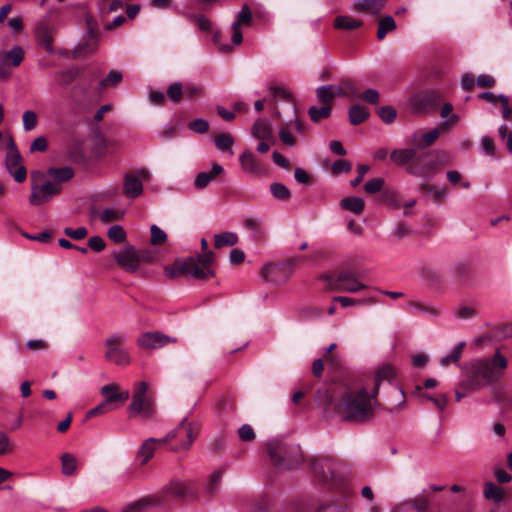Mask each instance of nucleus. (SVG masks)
<instances>
[{
	"instance_id": "1",
	"label": "nucleus",
	"mask_w": 512,
	"mask_h": 512,
	"mask_svg": "<svg viewBox=\"0 0 512 512\" xmlns=\"http://www.w3.org/2000/svg\"><path fill=\"white\" fill-rule=\"evenodd\" d=\"M380 407L377 396L366 386H359L347 389L339 403L330 401L325 406V413L327 416L337 414L346 422L362 423L373 419Z\"/></svg>"
},
{
	"instance_id": "2",
	"label": "nucleus",
	"mask_w": 512,
	"mask_h": 512,
	"mask_svg": "<svg viewBox=\"0 0 512 512\" xmlns=\"http://www.w3.org/2000/svg\"><path fill=\"white\" fill-rule=\"evenodd\" d=\"M507 365V358L499 350L492 357L475 359L463 367L465 379L461 387L475 391L488 386L502 378Z\"/></svg>"
},
{
	"instance_id": "3",
	"label": "nucleus",
	"mask_w": 512,
	"mask_h": 512,
	"mask_svg": "<svg viewBox=\"0 0 512 512\" xmlns=\"http://www.w3.org/2000/svg\"><path fill=\"white\" fill-rule=\"evenodd\" d=\"M267 450L273 464L283 469L294 468L303 458L299 446L289 445L281 440L269 441Z\"/></svg>"
},
{
	"instance_id": "4",
	"label": "nucleus",
	"mask_w": 512,
	"mask_h": 512,
	"mask_svg": "<svg viewBox=\"0 0 512 512\" xmlns=\"http://www.w3.org/2000/svg\"><path fill=\"white\" fill-rule=\"evenodd\" d=\"M128 411L130 417H140L142 420H149L155 416L156 409L152 397L148 394L147 382L135 383Z\"/></svg>"
},
{
	"instance_id": "5",
	"label": "nucleus",
	"mask_w": 512,
	"mask_h": 512,
	"mask_svg": "<svg viewBox=\"0 0 512 512\" xmlns=\"http://www.w3.org/2000/svg\"><path fill=\"white\" fill-rule=\"evenodd\" d=\"M198 433L199 424L183 418L165 437L160 438V441L165 444L174 441L175 444L172 447L174 451L187 450L191 447Z\"/></svg>"
},
{
	"instance_id": "6",
	"label": "nucleus",
	"mask_w": 512,
	"mask_h": 512,
	"mask_svg": "<svg viewBox=\"0 0 512 512\" xmlns=\"http://www.w3.org/2000/svg\"><path fill=\"white\" fill-rule=\"evenodd\" d=\"M314 476L321 482L338 487L344 481V467L339 462L328 458H318L312 461Z\"/></svg>"
},
{
	"instance_id": "7",
	"label": "nucleus",
	"mask_w": 512,
	"mask_h": 512,
	"mask_svg": "<svg viewBox=\"0 0 512 512\" xmlns=\"http://www.w3.org/2000/svg\"><path fill=\"white\" fill-rule=\"evenodd\" d=\"M252 22V12L248 5H244L239 11L236 20L232 23L231 29L233 31L231 36L232 44H224L221 42L220 32H215L213 36L214 43L219 47L223 53H229L233 50V46H238L243 41L242 26H249Z\"/></svg>"
},
{
	"instance_id": "8",
	"label": "nucleus",
	"mask_w": 512,
	"mask_h": 512,
	"mask_svg": "<svg viewBox=\"0 0 512 512\" xmlns=\"http://www.w3.org/2000/svg\"><path fill=\"white\" fill-rule=\"evenodd\" d=\"M214 263V253L205 252L185 259V275L194 279L208 280L215 276L212 265Z\"/></svg>"
},
{
	"instance_id": "9",
	"label": "nucleus",
	"mask_w": 512,
	"mask_h": 512,
	"mask_svg": "<svg viewBox=\"0 0 512 512\" xmlns=\"http://www.w3.org/2000/svg\"><path fill=\"white\" fill-rule=\"evenodd\" d=\"M126 336L124 334H113L105 339L106 347L105 360L118 366L130 364L131 358L129 352L124 347Z\"/></svg>"
},
{
	"instance_id": "10",
	"label": "nucleus",
	"mask_w": 512,
	"mask_h": 512,
	"mask_svg": "<svg viewBox=\"0 0 512 512\" xmlns=\"http://www.w3.org/2000/svg\"><path fill=\"white\" fill-rule=\"evenodd\" d=\"M150 173L146 169H138L125 174L123 181V193L127 198L135 199L143 192L142 181L149 180Z\"/></svg>"
},
{
	"instance_id": "11",
	"label": "nucleus",
	"mask_w": 512,
	"mask_h": 512,
	"mask_svg": "<svg viewBox=\"0 0 512 512\" xmlns=\"http://www.w3.org/2000/svg\"><path fill=\"white\" fill-rule=\"evenodd\" d=\"M61 190L57 183L46 181L43 184H33L29 202L33 206H41L50 201Z\"/></svg>"
},
{
	"instance_id": "12",
	"label": "nucleus",
	"mask_w": 512,
	"mask_h": 512,
	"mask_svg": "<svg viewBox=\"0 0 512 512\" xmlns=\"http://www.w3.org/2000/svg\"><path fill=\"white\" fill-rule=\"evenodd\" d=\"M6 167L14 180L18 183L25 181L27 177L26 168L22 165V158L16 149L14 141L11 139L5 160Z\"/></svg>"
},
{
	"instance_id": "13",
	"label": "nucleus",
	"mask_w": 512,
	"mask_h": 512,
	"mask_svg": "<svg viewBox=\"0 0 512 512\" xmlns=\"http://www.w3.org/2000/svg\"><path fill=\"white\" fill-rule=\"evenodd\" d=\"M24 59V50L21 46H14L9 51L0 52V78L7 79L11 73L10 66H19Z\"/></svg>"
},
{
	"instance_id": "14",
	"label": "nucleus",
	"mask_w": 512,
	"mask_h": 512,
	"mask_svg": "<svg viewBox=\"0 0 512 512\" xmlns=\"http://www.w3.org/2000/svg\"><path fill=\"white\" fill-rule=\"evenodd\" d=\"M100 394L104 398V402L113 407L115 410L124 404L130 397L128 390L119 391V386L115 383L107 384L101 387Z\"/></svg>"
},
{
	"instance_id": "15",
	"label": "nucleus",
	"mask_w": 512,
	"mask_h": 512,
	"mask_svg": "<svg viewBox=\"0 0 512 512\" xmlns=\"http://www.w3.org/2000/svg\"><path fill=\"white\" fill-rule=\"evenodd\" d=\"M397 376L396 368L390 363H382L374 368L373 387L370 389L374 395H378L383 381L392 383Z\"/></svg>"
},
{
	"instance_id": "16",
	"label": "nucleus",
	"mask_w": 512,
	"mask_h": 512,
	"mask_svg": "<svg viewBox=\"0 0 512 512\" xmlns=\"http://www.w3.org/2000/svg\"><path fill=\"white\" fill-rule=\"evenodd\" d=\"M174 342H176V339L161 332H146L137 339L138 346L144 349H157Z\"/></svg>"
},
{
	"instance_id": "17",
	"label": "nucleus",
	"mask_w": 512,
	"mask_h": 512,
	"mask_svg": "<svg viewBox=\"0 0 512 512\" xmlns=\"http://www.w3.org/2000/svg\"><path fill=\"white\" fill-rule=\"evenodd\" d=\"M350 496V490L345 489L341 497H333L322 502L316 509V512H352L348 503Z\"/></svg>"
},
{
	"instance_id": "18",
	"label": "nucleus",
	"mask_w": 512,
	"mask_h": 512,
	"mask_svg": "<svg viewBox=\"0 0 512 512\" xmlns=\"http://www.w3.org/2000/svg\"><path fill=\"white\" fill-rule=\"evenodd\" d=\"M116 262L125 270L135 272L140 266V258L133 246H125L114 254Z\"/></svg>"
},
{
	"instance_id": "19",
	"label": "nucleus",
	"mask_w": 512,
	"mask_h": 512,
	"mask_svg": "<svg viewBox=\"0 0 512 512\" xmlns=\"http://www.w3.org/2000/svg\"><path fill=\"white\" fill-rule=\"evenodd\" d=\"M449 163V158L444 152H437L434 158L429 159L423 167L410 165L408 172L417 176H426L435 172L441 165Z\"/></svg>"
},
{
	"instance_id": "20",
	"label": "nucleus",
	"mask_w": 512,
	"mask_h": 512,
	"mask_svg": "<svg viewBox=\"0 0 512 512\" xmlns=\"http://www.w3.org/2000/svg\"><path fill=\"white\" fill-rule=\"evenodd\" d=\"M336 283L339 291L349 293H356L367 287L365 284L361 283L354 274L347 271L338 274Z\"/></svg>"
},
{
	"instance_id": "21",
	"label": "nucleus",
	"mask_w": 512,
	"mask_h": 512,
	"mask_svg": "<svg viewBox=\"0 0 512 512\" xmlns=\"http://www.w3.org/2000/svg\"><path fill=\"white\" fill-rule=\"evenodd\" d=\"M429 501L424 495L398 504L392 512H424L427 510Z\"/></svg>"
},
{
	"instance_id": "22",
	"label": "nucleus",
	"mask_w": 512,
	"mask_h": 512,
	"mask_svg": "<svg viewBox=\"0 0 512 512\" xmlns=\"http://www.w3.org/2000/svg\"><path fill=\"white\" fill-rule=\"evenodd\" d=\"M284 269V264L268 263L262 267L261 275L266 281L280 283L286 280V276L283 275Z\"/></svg>"
},
{
	"instance_id": "23",
	"label": "nucleus",
	"mask_w": 512,
	"mask_h": 512,
	"mask_svg": "<svg viewBox=\"0 0 512 512\" xmlns=\"http://www.w3.org/2000/svg\"><path fill=\"white\" fill-rule=\"evenodd\" d=\"M164 444V442L160 441V438H149L145 440L138 452L141 465H145L153 457L156 449Z\"/></svg>"
},
{
	"instance_id": "24",
	"label": "nucleus",
	"mask_w": 512,
	"mask_h": 512,
	"mask_svg": "<svg viewBox=\"0 0 512 512\" xmlns=\"http://www.w3.org/2000/svg\"><path fill=\"white\" fill-rule=\"evenodd\" d=\"M221 173H223V167L217 163L213 164L211 171L197 174L194 180L195 188L199 190L205 188Z\"/></svg>"
},
{
	"instance_id": "25",
	"label": "nucleus",
	"mask_w": 512,
	"mask_h": 512,
	"mask_svg": "<svg viewBox=\"0 0 512 512\" xmlns=\"http://www.w3.org/2000/svg\"><path fill=\"white\" fill-rule=\"evenodd\" d=\"M387 0H356L354 8L358 11L378 14L386 5Z\"/></svg>"
},
{
	"instance_id": "26",
	"label": "nucleus",
	"mask_w": 512,
	"mask_h": 512,
	"mask_svg": "<svg viewBox=\"0 0 512 512\" xmlns=\"http://www.w3.org/2000/svg\"><path fill=\"white\" fill-rule=\"evenodd\" d=\"M251 134L259 140H269L272 137L269 121L266 119L256 120L251 128Z\"/></svg>"
},
{
	"instance_id": "27",
	"label": "nucleus",
	"mask_w": 512,
	"mask_h": 512,
	"mask_svg": "<svg viewBox=\"0 0 512 512\" xmlns=\"http://www.w3.org/2000/svg\"><path fill=\"white\" fill-rule=\"evenodd\" d=\"M240 164L242 169L248 173H258L261 167L256 157L250 151H244L240 157Z\"/></svg>"
},
{
	"instance_id": "28",
	"label": "nucleus",
	"mask_w": 512,
	"mask_h": 512,
	"mask_svg": "<svg viewBox=\"0 0 512 512\" xmlns=\"http://www.w3.org/2000/svg\"><path fill=\"white\" fill-rule=\"evenodd\" d=\"M340 206L345 210H348L356 215H359L363 212L365 203L361 197L352 196L343 198L340 201Z\"/></svg>"
},
{
	"instance_id": "29",
	"label": "nucleus",
	"mask_w": 512,
	"mask_h": 512,
	"mask_svg": "<svg viewBox=\"0 0 512 512\" xmlns=\"http://www.w3.org/2000/svg\"><path fill=\"white\" fill-rule=\"evenodd\" d=\"M363 25L362 20L351 16H338L335 18L334 27L340 30H354Z\"/></svg>"
},
{
	"instance_id": "30",
	"label": "nucleus",
	"mask_w": 512,
	"mask_h": 512,
	"mask_svg": "<svg viewBox=\"0 0 512 512\" xmlns=\"http://www.w3.org/2000/svg\"><path fill=\"white\" fill-rule=\"evenodd\" d=\"M416 150L413 148L408 149H395L391 152V159L399 166L405 165L414 159Z\"/></svg>"
},
{
	"instance_id": "31",
	"label": "nucleus",
	"mask_w": 512,
	"mask_h": 512,
	"mask_svg": "<svg viewBox=\"0 0 512 512\" xmlns=\"http://www.w3.org/2000/svg\"><path fill=\"white\" fill-rule=\"evenodd\" d=\"M61 472L65 476H72L76 473L78 468L77 458L70 454L64 453L61 458Z\"/></svg>"
},
{
	"instance_id": "32",
	"label": "nucleus",
	"mask_w": 512,
	"mask_h": 512,
	"mask_svg": "<svg viewBox=\"0 0 512 512\" xmlns=\"http://www.w3.org/2000/svg\"><path fill=\"white\" fill-rule=\"evenodd\" d=\"M234 142L235 139L230 133H220L214 139L216 148L221 152H228L230 155H233Z\"/></svg>"
},
{
	"instance_id": "33",
	"label": "nucleus",
	"mask_w": 512,
	"mask_h": 512,
	"mask_svg": "<svg viewBox=\"0 0 512 512\" xmlns=\"http://www.w3.org/2000/svg\"><path fill=\"white\" fill-rule=\"evenodd\" d=\"M483 494L486 499H491L496 503H499L504 499L505 490L502 487L495 485L493 482H486Z\"/></svg>"
},
{
	"instance_id": "34",
	"label": "nucleus",
	"mask_w": 512,
	"mask_h": 512,
	"mask_svg": "<svg viewBox=\"0 0 512 512\" xmlns=\"http://www.w3.org/2000/svg\"><path fill=\"white\" fill-rule=\"evenodd\" d=\"M369 116L367 108L360 105L351 106L349 109V120L353 125H359Z\"/></svg>"
},
{
	"instance_id": "35",
	"label": "nucleus",
	"mask_w": 512,
	"mask_h": 512,
	"mask_svg": "<svg viewBox=\"0 0 512 512\" xmlns=\"http://www.w3.org/2000/svg\"><path fill=\"white\" fill-rule=\"evenodd\" d=\"M238 242V236L234 232H223L215 235L214 245L216 248H222L224 246H234Z\"/></svg>"
},
{
	"instance_id": "36",
	"label": "nucleus",
	"mask_w": 512,
	"mask_h": 512,
	"mask_svg": "<svg viewBox=\"0 0 512 512\" xmlns=\"http://www.w3.org/2000/svg\"><path fill=\"white\" fill-rule=\"evenodd\" d=\"M396 29V23L392 16H385L380 19L377 38L379 40H383L388 32H391Z\"/></svg>"
},
{
	"instance_id": "37",
	"label": "nucleus",
	"mask_w": 512,
	"mask_h": 512,
	"mask_svg": "<svg viewBox=\"0 0 512 512\" xmlns=\"http://www.w3.org/2000/svg\"><path fill=\"white\" fill-rule=\"evenodd\" d=\"M123 78L122 72L118 70H111L108 75L100 81L99 83V89L104 90L109 87H115L117 86Z\"/></svg>"
},
{
	"instance_id": "38",
	"label": "nucleus",
	"mask_w": 512,
	"mask_h": 512,
	"mask_svg": "<svg viewBox=\"0 0 512 512\" xmlns=\"http://www.w3.org/2000/svg\"><path fill=\"white\" fill-rule=\"evenodd\" d=\"M123 7L121 0H99L98 10L102 16H107L110 12L117 11Z\"/></svg>"
},
{
	"instance_id": "39",
	"label": "nucleus",
	"mask_w": 512,
	"mask_h": 512,
	"mask_svg": "<svg viewBox=\"0 0 512 512\" xmlns=\"http://www.w3.org/2000/svg\"><path fill=\"white\" fill-rule=\"evenodd\" d=\"M465 347V342H459L451 351L450 354L441 358L440 363L443 366H447L450 363L457 364L461 358L462 351Z\"/></svg>"
},
{
	"instance_id": "40",
	"label": "nucleus",
	"mask_w": 512,
	"mask_h": 512,
	"mask_svg": "<svg viewBox=\"0 0 512 512\" xmlns=\"http://www.w3.org/2000/svg\"><path fill=\"white\" fill-rule=\"evenodd\" d=\"M308 114L313 122L326 119L331 114V106L323 105L322 107L312 106L308 109Z\"/></svg>"
},
{
	"instance_id": "41",
	"label": "nucleus",
	"mask_w": 512,
	"mask_h": 512,
	"mask_svg": "<svg viewBox=\"0 0 512 512\" xmlns=\"http://www.w3.org/2000/svg\"><path fill=\"white\" fill-rule=\"evenodd\" d=\"M73 170L70 167L50 168L48 175L59 182H64L73 177Z\"/></svg>"
},
{
	"instance_id": "42",
	"label": "nucleus",
	"mask_w": 512,
	"mask_h": 512,
	"mask_svg": "<svg viewBox=\"0 0 512 512\" xmlns=\"http://www.w3.org/2000/svg\"><path fill=\"white\" fill-rule=\"evenodd\" d=\"M270 191L273 197L278 200L287 201L291 198L290 190L281 183H273L270 187Z\"/></svg>"
},
{
	"instance_id": "43",
	"label": "nucleus",
	"mask_w": 512,
	"mask_h": 512,
	"mask_svg": "<svg viewBox=\"0 0 512 512\" xmlns=\"http://www.w3.org/2000/svg\"><path fill=\"white\" fill-rule=\"evenodd\" d=\"M452 273L458 282H464L468 279L470 267L467 263L459 262L453 266Z\"/></svg>"
},
{
	"instance_id": "44",
	"label": "nucleus",
	"mask_w": 512,
	"mask_h": 512,
	"mask_svg": "<svg viewBox=\"0 0 512 512\" xmlns=\"http://www.w3.org/2000/svg\"><path fill=\"white\" fill-rule=\"evenodd\" d=\"M184 265H185V259L176 261L173 265L166 266L164 268V273L169 278H176L181 275H185V270L183 268Z\"/></svg>"
},
{
	"instance_id": "45",
	"label": "nucleus",
	"mask_w": 512,
	"mask_h": 512,
	"mask_svg": "<svg viewBox=\"0 0 512 512\" xmlns=\"http://www.w3.org/2000/svg\"><path fill=\"white\" fill-rule=\"evenodd\" d=\"M107 235L115 243H122L126 239V232L120 225H113L109 228Z\"/></svg>"
},
{
	"instance_id": "46",
	"label": "nucleus",
	"mask_w": 512,
	"mask_h": 512,
	"mask_svg": "<svg viewBox=\"0 0 512 512\" xmlns=\"http://www.w3.org/2000/svg\"><path fill=\"white\" fill-rule=\"evenodd\" d=\"M184 95L183 85L180 82L172 83L167 89V96L173 102H178Z\"/></svg>"
},
{
	"instance_id": "47",
	"label": "nucleus",
	"mask_w": 512,
	"mask_h": 512,
	"mask_svg": "<svg viewBox=\"0 0 512 512\" xmlns=\"http://www.w3.org/2000/svg\"><path fill=\"white\" fill-rule=\"evenodd\" d=\"M316 95L320 103H322L323 105L331 106L334 97L328 85L318 87L316 90Z\"/></svg>"
},
{
	"instance_id": "48",
	"label": "nucleus",
	"mask_w": 512,
	"mask_h": 512,
	"mask_svg": "<svg viewBox=\"0 0 512 512\" xmlns=\"http://www.w3.org/2000/svg\"><path fill=\"white\" fill-rule=\"evenodd\" d=\"M406 308L407 309H410V308H413V309H416L418 311H421V312H425V313H429L433 316H437L439 314V311L436 307H433V306H427L425 305L424 303L420 302V301H409L407 302L406 304Z\"/></svg>"
},
{
	"instance_id": "49",
	"label": "nucleus",
	"mask_w": 512,
	"mask_h": 512,
	"mask_svg": "<svg viewBox=\"0 0 512 512\" xmlns=\"http://www.w3.org/2000/svg\"><path fill=\"white\" fill-rule=\"evenodd\" d=\"M151 231V244L152 245H160L163 244L167 240V234L164 230H162L157 225H152L150 228Z\"/></svg>"
},
{
	"instance_id": "50",
	"label": "nucleus",
	"mask_w": 512,
	"mask_h": 512,
	"mask_svg": "<svg viewBox=\"0 0 512 512\" xmlns=\"http://www.w3.org/2000/svg\"><path fill=\"white\" fill-rule=\"evenodd\" d=\"M378 114L381 120L386 124L392 123L397 116V112L392 106L381 107L378 110Z\"/></svg>"
},
{
	"instance_id": "51",
	"label": "nucleus",
	"mask_w": 512,
	"mask_h": 512,
	"mask_svg": "<svg viewBox=\"0 0 512 512\" xmlns=\"http://www.w3.org/2000/svg\"><path fill=\"white\" fill-rule=\"evenodd\" d=\"M384 183L383 178H373L365 183L364 190L368 194L377 193L382 190Z\"/></svg>"
},
{
	"instance_id": "52",
	"label": "nucleus",
	"mask_w": 512,
	"mask_h": 512,
	"mask_svg": "<svg viewBox=\"0 0 512 512\" xmlns=\"http://www.w3.org/2000/svg\"><path fill=\"white\" fill-rule=\"evenodd\" d=\"M121 218H122V214L120 212H118L117 210H114V209H110V208L104 209L99 214V219L103 223L117 221V220H120Z\"/></svg>"
},
{
	"instance_id": "53",
	"label": "nucleus",
	"mask_w": 512,
	"mask_h": 512,
	"mask_svg": "<svg viewBox=\"0 0 512 512\" xmlns=\"http://www.w3.org/2000/svg\"><path fill=\"white\" fill-rule=\"evenodd\" d=\"M23 127L26 131L33 130L37 125V115L34 111L27 110L23 113Z\"/></svg>"
},
{
	"instance_id": "54",
	"label": "nucleus",
	"mask_w": 512,
	"mask_h": 512,
	"mask_svg": "<svg viewBox=\"0 0 512 512\" xmlns=\"http://www.w3.org/2000/svg\"><path fill=\"white\" fill-rule=\"evenodd\" d=\"M221 479H222V471L221 470L214 471L209 476L206 489L210 494H213L218 489V485H219Z\"/></svg>"
},
{
	"instance_id": "55",
	"label": "nucleus",
	"mask_w": 512,
	"mask_h": 512,
	"mask_svg": "<svg viewBox=\"0 0 512 512\" xmlns=\"http://www.w3.org/2000/svg\"><path fill=\"white\" fill-rule=\"evenodd\" d=\"M188 127L190 130H192L196 133L203 134L209 130V123L205 119L198 118V119L191 121L188 124Z\"/></svg>"
},
{
	"instance_id": "56",
	"label": "nucleus",
	"mask_w": 512,
	"mask_h": 512,
	"mask_svg": "<svg viewBox=\"0 0 512 512\" xmlns=\"http://www.w3.org/2000/svg\"><path fill=\"white\" fill-rule=\"evenodd\" d=\"M441 133H443V131L438 126L436 128H433L432 130H430L428 132L423 133L421 135V140L424 142V144L426 146H429V145L433 144L439 138Z\"/></svg>"
},
{
	"instance_id": "57",
	"label": "nucleus",
	"mask_w": 512,
	"mask_h": 512,
	"mask_svg": "<svg viewBox=\"0 0 512 512\" xmlns=\"http://www.w3.org/2000/svg\"><path fill=\"white\" fill-rule=\"evenodd\" d=\"M238 436L244 442L253 441L256 437V434L249 424H244L238 429Z\"/></svg>"
},
{
	"instance_id": "58",
	"label": "nucleus",
	"mask_w": 512,
	"mask_h": 512,
	"mask_svg": "<svg viewBox=\"0 0 512 512\" xmlns=\"http://www.w3.org/2000/svg\"><path fill=\"white\" fill-rule=\"evenodd\" d=\"M243 225L246 229L256 233H262V224L258 218L255 217H247L244 219Z\"/></svg>"
},
{
	"instance_id": "59",
	"label": "nucleus",
	"mask_w": 512,
	"mask_h": 512,
	"mask_svg": "<svg viewBox=\"0 0 512 512\" xmlns=\"http://www.w3.org/2000/svg\"><path fill=\"white\" fill-rule=\"evenodd\" d=\"M115 409L108 405L106 402L102 401L99 405H97L95 408L91 409L87 413V417L91 418L98 415H103L106 413H110L114 411Z\"/></svg>"
},
{
	"instance_id": "60",
	"label": "nucleus",
	"mask_w": 512,
	"mask_h": 512,
	"mask_svg": "<svg viewBox=\"0 0 512 512\" xmlns=\"http://www.w3.org/2000/svg\"><path fill=\"white\" fill-rule=\"evenodd\" d=\"M422 399L424 401H431L440 410H443L447 405V397L444 394H440L437 397H433L429 394H423Z\"/></svg>"
},
{
	"instance_id": "61",
	"label": "nucleus",
	"mask_w": 512,
	"mask_h": 512,
	"mask_svg": "<svg viewBox=\"0 0 512 512\" xmlns=\"http://www.w3.org/2000/svg\"><path fill=\"white\" fill-rule=\"evenodd\" d=\"M351 163L348 160L340 159L333 163L332 172L335 175L347 173L351 170Z\"/></svg>"
},
{
	"instance_id": "62",
	"label": "nucleus",
	"mask_w": 512,
	"mask_h": 512,
	"mask_svg": "<svg viewBox=\"0 0 512 512\" xmlns=\"http://www.w3.org/2000/svg\"><path fill=\"white\" fill-rule=\"evenodd\" d=\"M148 506V501L146 499H142L133 503L126 505L122 512H143V510Z\"/></svg>"
},
{
	"instance_id": "63",
	"label": "nucleus",
	"mask_w": 512,
	"mask_h": 512,
	"mask_svg": "<svg viewBox=\"0 0 512 512\" xmlns=\"http://www.w3.org/2000/svg\"><path fill=\"white\" fill-rule=\"evenodd\" d=\"M499 101L502 107L503 118L512 121V106L509 105V100L504 95H499Z\"/></svg>"
},
{
	"instance_id": "64",
	"label": "nucleus",
	"mask_w": 512,
	"mask_h": 512,
	"mask_svg": "<svg viewBox=\"0 0 512 512\" xmlns=\"http://www.w3.org/2000/svg\"><path fill=\"white\" fill-rule=\"evenodd\" d=\"M499 136L502 140L506 139V147L512 153V132H508L507 125L503 124L499 127Z\"/></svg>"
}]
</instances>
